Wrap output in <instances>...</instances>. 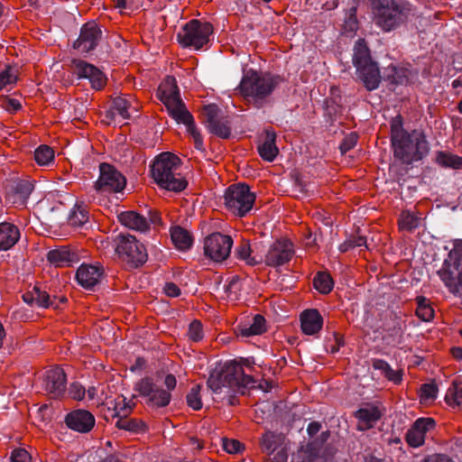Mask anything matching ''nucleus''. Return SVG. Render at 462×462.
<instances>
[{
  "instance_id": "obj_1",
  "label": "nucleus",
  "mask_w": 462,
  "mask_h": 462,
  "mask_svg": "<svg viewBox=\"0 0 462 462\" xmlns=\"http://www.w3.org/2000/svg\"><path fill=\"white\" fill-rule=\"evenodd\" d=\"M254 379L245 374L242 365L236 361H227L210 371L207 381L208 387L231 406L236 405L237 394H245L247 389L254 387Z\"/></svg>"
},
{
  "instance_id": "obj_2",
  "label": "nucleus",
  "mask_w": 462,
  "mask_h": 462,
  "mask_svg": "<svg viewBox=\"0 0 462 462\" xmlns=\"http://www.w3.org/2000/svg\"><path fill=\"white\" fill-rule=\"evenodd\" d=\"M391 147L396 161L404 165L424 159L430 152V144L421 130L414 129L408 132L403 128V119L401 115L390 121Z\"/></svg>"
},
{
  "instance_id": "obj_3",
  "label": "nucleus",
  "mask_w": 462,
  "mask_h": 462,
  "mask_svg": "<svg viewBox=\"0 0 462 462\" xmlns=\"http://www.w3.org/2000/svg\"><path fill=\"white\" fill-rule=\"evenodd\" d=\"M283 81V77L279 74L249 69L244 70L237 90L246 100L260 108Z\"/></svg>"
},
{
  "instance_id": "obj_4",
  "label": "nucleus",
  "mask_w": 462,
  "mask_h": 462,
  "mask_svg": "<svg viewBox=\"0 0 462 462\" xmlns=\"http://www.w3.org/2000/svg\"><path fill=\"white\" fill-rule=\"evenodd\" d=\"M180 159L171 152H162L157 156L151 166L152 177L155 183L167 190L180 192L188 186L187 180L178 171Z\"/></svg>"
},
{
  "instance_id": "obj_5",
  "label": "nucleus",
  "mask_w": 462,
  "mask_h": 462,
  "mask_svg": "<svg viewBox=\"0 0 462 462\" xmlns=\"http://www.w3.org/2000/svg\"><path fill=\"white\" fill-rule=\"evenodd\" d=\"M376 24L384 32L404 25L411 14V5L407 0H370Z\"/></svg>"
},
{
  "instance_id": "obj_6",
  "label": "nucleus",
  "mask_w": 462,
  "mask_h": 462,
  "mask_svg": "<svg viewBox=\"0 0 462 462\" xmlns=\"http://www.w3.org/2000/svg\"><path fill=\"white\" fill-rule=\"evenodd\" d=\"M353 64L356 74L367 91L379 88L382 74L376 61L373 60L370 50L364 39H358L353 48Z\"/></svg>"
},
{
  "instance_id": "obj_7",
  "label": "nucleus",
  "mask_w": 462,
  "mask_h": 462,
  "mask_svg": "<svg viewBox=\"0 0 462 462\" xmlns=\"http://www.w3.org/2000/svg\"><path fill=\"white\" fill-rule=\"evenodd\" d=\"M438 275L451 294L462 297V241L455 244Z\"/></svg>"
},
{
  "instance_id": "obj_8",
  "label": "nucleus",
  "mask_w": 462,
  "mask_h": 462,
  "mask_svg": "<svg viewBox=\"0 0 462 462\" xmlns=\"http://www.w3.org/2000/svg\"><path fill=\"white\" fill-rule=\"evenodd\" d=\"M116 251L128 269H136L143 265L148 254L145 246L135 236L120 233L116 239Z\"/></svg>"
},
{
  "instance_id": "obj_9",
  "label": "nucleus",
  "mask_w": 462,
  "mask_h": 462,
  "mask_svg": "<svg viewBox=\"0 0 462 462\" xmlns=\"http://www.w3.org/2000/svg\"><path fill=\"white\" fill-rule=\"evenodd\" d=\"M212 32L213 26L210 23L192 19L182 26L176 34V39L183 48L200 50L209 42Z\"/></svg>"
},
{
  "instance_id": "obj_10",
  "label": "nucleus",
  "mask_w": 462,
  "mask_h": 462,
  "mask_svg": "<svg viewBox=\"0 0 462 462\" xmlns=\"http://www.w3.org/2000/svg\"><path fill=\"white\" fill-rule=\"evenodd\" d=\"M255 194L251 192L247 184L239 183L229 186L224 194V203L236 216L243 217L252 209Z\"/></svg>"
},
{
  "instance_id": "obj_11",
  "label": "nucleus",
  "mask_w": 462,
  "mask_h": 462,
  "mask_svg": "<svg viewBox=\"0 0 462 462\" xmlns=\"http://www.w3.org/2000/svg\"><path fill=\"white\" fill-rule=\"evenodd\" d=\"M202 116L208 131L222 139L231 136V122L228 116H224L222 110L216 104L204 106Z\"/></svg>"
},
{
  "instance_id": "obj_12",
  "label": "nucleus",
  "mask_w": 462,
  "mask_h": 462,
  "mask_svg": "<svg viewBox=\"0 0 462 462\" xmlns=\"http://www.w3.org/2000/svg\"><path fill=\"white\" fill-rule=\"evenodd\" d=\"M126 184L125 177L113 165L102 162L95 189L100 193L121 192Z\"/></svg>"
},
{
  "instance_id": "obj_13",
  "label": "nucleus",
  "mask_w": 462,
  "mask_h": 462,
  "mask_svg": "<svg viewBox=\"0 0 462 462\" xmlns=\"http://www.w3.org/2000/svg\"><path fill=\"white\" fill-rule=\"evenodd\" d=\"M103 40L102 27L94 20L84 23L78 39L73 42V49L82 54L91 53Z\"/></svg>"
},
{
  "instance_id": "obj_14",
  "label": "nucleus",
  "mask_w": 462,
  "mask_h": 462,
  "mask_svg": "<svg viewBox=\"0 0 462 462\" xmlns=\"http://www.w3.org/2000/svg\"><path fill=\"white\" fill-rule=\"evenodd\" d=\"M233 246V239L230 236L215 232L204 239V254L215 262L226 260Z\"/></svg>"
},
{
  "instance_id": "obj_15",
  "label": "nucleus",
  "mask_w": 462,
  "mask_h": 462,
  "mask_svg": "<svg viewBox=\"0 0 462 462\" xmlns=\"http://www.w3.org/2000/svg\"><path fill=\"white\" fill-rule=\"evenodd\" d=\"M134 390L141 396L147 397V404L155 408H163L169 405L171 394L169 391L160 388L151 377H144L136 383Z\"/></svg>"
},
{
  "instance_id": "obj_16",
  "label": "nucleus",
  "mask_w": 462,
  "mask_h": 462,
  "mask_svg": "<svg viewBox=\"0 0 462 462\" xmlns=\"http://www.w3.org/2000/svg\"><path fill=\"white\" fill-rule=\"evenodd\" d=\"M169 115L178 123L187 126V131L194 139L195 148L203 150V138L195 125L194 117L187 109L182 100L166 106Z\"/></svg>"
},
{
  "instance_id": "obj_17",
  "label": "nucleus",
  "mask_w": 462,
  "mask_h": 462,
  "mask_svg": "<svg viewBox=\"0 0 462 462\" xmlns=\"http://www.w3.org/2000/svg\"><path fill=\"white\" fill-rule=\"evenodd\" d=\"M71 66L72 73L79 79H88L93 89L99 91L106 85V76L95 65L83 60L74 59L71 61Z\"/></svg>"
},
{
  "instance_id": "obj_18",
  "label": "nucleus",
  "mask_w": 462,
  "mask_h": 462,
  "mask_svg": "<svg viewBox=\"0 0 462 462\" xmlns=\"http://www.w3.org/2000/svg\"><path fill=\"white\" fill-rule=\"evenodd\" d=\"M132 410V406L126 402L125 398L117 400L114 403L112 417L117 418L116 427L130 431L132 433H140L145 430V424L143 420L135 418H129L128 413Z\"/></svg>"
},
{
  "instance_id": "obj_19",
  "label": "nucleus",
  "mask_w": 462,
  "mask_h": 462,
  "mask_svg": "<svg viewBox=\"0 0 462 462\" xmlns=\"http://www.w3.org/2000/svg\"><path fill=\"white\" fill-rule=\"evenodd\" d=\"M294 254L293 245L287 239L274 241L264 255V263L271 267H279L291 261Z\"/></svg>"
},
{
  "instance_id": "obj_20",
  "label": "nucleus",
  "mask_w": 462,
  "mask_h": 462,
  "mask_svg": "<svg viewBox=\"0 0 462 462\" xmlns=\"http://www.w3.org/2000/svg\"><path fill=\"white\" fill-rule=\"evenodd\" d=\"M42 387L53 399L61 398L67 390V375L59 366L50 369L43 375Z\"/></svg>"
},
{
  "instance_id": "obj_21",
  "label": "nucleus",
  "mask_w": 462,
  "mask_h": 462,
  "mask_svg": "<svg viewBox=\"0 0 462 462\" xmlns=\"http://www.w3.org/2000/svg\"><path fill=\"white\" fill-rule=\"evenodd\" d=\"M436 421L433 418H419L405 435L407 443L412 448H418L424 444L428 433L435 430Z\"/></svg>"
},
{
  "instance_id": "obj_22",
  "label": "nucleus",
  "mask_w": 462,
  "mask_h": 462,
  "mask_svg": "<svg viewBox=\"0 0 462 462\" xmlns=\"http://www.w3.org/2000/svg\"><path fill=\"white\" fill-rule=\"evenodd\" d=\"M104 274L102 267L93 264H81L76 272V280L86 290L94 291Z\"/></svg>"
},
{
  "instance_id": "obj_23",
  "label": "nucleus",
  "mask_w": 462,
  "mask_h": 462,
  "mask_svg": "<svg viewBox=\"0 0 462 462\" xmlns=\"http://www.w3.org/2000/svg\"><path fill=\"white\" fill-rule=\"evenodd\" d=\"M65 422L70 430L86 433L94 427L95 418L86 410H76L66 415Z\"/></svg>"
},
{
  "instance_id": "obj_24",
  "label": "nucleus",
  "mask_w": 462,
  "mask_h": 462,
  "mask_svg": "<svg viewBox=\"0 0 462 462\" xmlns=\"http://www.w3.org/2000/svg\"><path fill=\"white\" fill-rule=\"evenodd\" d=\"M23 301L30 306H36L38 308H52L59 309V304L56 302V298H51V295L39 286H33L31 291H26L22 296Z\"/></svg>"
},
{
  "instance_id": "obj_25",
  "label": "nucleus",
  "mask_w": 462,
  "mask_h": 462,
  "mask_svg": "<svg viewBox=\"0 0 462 462\" xmlns=\"http://www.w3.org/2000/svg\"><path fill=\"white\" fill-rule=\"evenodd\" d=\"M32 190L33 185L30 181L19 180L6 188L5 199L10 203L23 205Z\"/></svg>"
},
{
  "instance_id": "obj_26",
  "label": "nucleus",
  "mask_w": 462,
  "mask_h": 462,
  "mask_svg": "<svg viewBox=\"0 0 462 462\" xmlns=\"http://www.w3.org/2000/svg\"><path fill=\"white\" fill-rule=\"evenodd\" d=\"M47 261L56 267L70 266L79 261V254L68 246H60L47 253Z\"/></svg>"
},
{
  "instance_id": "obj_27",
  "label": "nucleus",
  "mask_w": 462,
  "mask_h": 462,
  "mask_svg": "<svg viewBox=\"0 0 462 462\" xmlns=\"http://www.w3.org/2000/svg\"><path fill=\"white\" fill-rule=\"evenodd\" d=\"M156 97L163 103L165 107L177 102V100H182L174 77L167 76L163 79L158 87Z\"/></svg>"
},
{
  "instance_id": "obj_28",
  "label": "nucleus",
  "mask_w": 462,
  "mask_h": 462,
  "mask_svg": "<svg viewBox=\"0 0 462 462\" xmlns=\"http://www.w3.org/2000/svg\"><path fill=\"white\" fill-rule=\"evenodd\" d=\"M323 326V318L316 309L305 310L300 314V328L306 335H316Z\"/></svg>"
},
{
  "instance_id": "obj_29",
  "label": "nucleus",
  "mask_w": 462,
  "mask_h": 462,
  "mask_svg": "<svg viewBox=\"0 0 462 462\" xmlns=\"http://www.w3.org/2000/svg\"><path fill=\"white\" fill-rule=\"evenodd\" d=\"M381 411L376 406H367L360 408L355 411V417L357 419L356 429L359 431H365L372 429L381 419Z\"/></svg>"
},
{
  "instance_id": "obj_30",
  "label": "nucleus",
  "mask_w": 462,
  "mask_h": 462,
  "mask_svg": "<svg viewBox=\"0 0 462 462\" xmlns=\"http://www.w3.org/2000/svg\"><path fill=\"white\" fill-rule=\"evenodd\" d=\"M21 236L17 226L10 222L0 223V251H7L14 247Z\"/></svg>"
},
{
  "instance_id": "obj_31",
  "label": "nucleus",
  "mask_w": 462,
  "mask_h": 462,
  "mask_svg": "<svg viewBox=\"0 0 462 462\" xmlns=\"http://www.w3.org/2000/svg\"><path fill=\"white\" fill-rule=\"evenodd\" d=\"M265 136L263 143L257 146V151L261 158L266 162H273L278 155L279 149L276 146V134L271 129H265Z\"/></svg>"
},
{
  "instance_id": "obj_32",
  "label": "nucleus",
  "mask_w": 462,
  "mask_h": 462,
  "mask_svg": "<svg viewBox=\"0 0 462 462\" xmlns=\"http://www.w3.org/2000/svg\"><path fill=\"white\" fill-rule=\"evenodd\" d=\"M117 218L122 225L130 229L139 232L149 230L147 218L135 211H123L118 214Z\"/></svg>"
},
{
  "instance_id": "obj_33",
  "label": "nucleus",
  "mask_w": 462,
  "mask_h": 462,
  "mask_svg": "<svg viewBox=\"0 0 462 462\" xmlns=\"http://www.w3.org/2000/svg\"><path fill=\"white\" fill-rule=\"evenodd\" d=\"M410 71L402 67L391 64L383 69L382 79L389 83L390 88L405 85L409 81Z\"/></svg>"
},
{
  "instance_id": "obj_34",
  "label": "nucleus",
  "mask_w": 462,
  "mask_h": 462,
  "mask_svg": "<svg viewBox=\"0 0 462 462\" xmlns=\"http://www.w3.org/2000/svg\"><path fill=\"white\" fill-rule=\"evenodd\" d=\"M171 237L174 245L181 251L189 250L193 244L191 234L180 226H173L171 229Z\"/></svg>"
},
{
  "instance_id": "obj_35",
  "label": "nucleus",
  "mask_w": 462,
  "mask_h": 462,
  "mask_svg": "<svg viewBox=\"0 0 462 462\" xmlns=\"http://www.w3.org/2000/svg\"><path fill=\"white\" fill-rule=\"evenodd\" d=\"M434 162L443 168H451L455 170L462 168V157L448 151H437Z\"/></svg>"
},
{
  "instance_id": "obj_36",
  "label": "nucleus",
  "mask_w": 462,
  "mask_h": 462,
  "mask_svg": "<svg viewBox=\"0 0 462 462\" xmlns=\"http://www.w3.org/2000/svg\"><path fill=\"white\" fill-rule=\"evenodd\" d=\"M253 250L248 241L243 240L242 243L235 248V256L242 261H245L250 266H255L263 263V258L260 256H252Z\"/></svg>"
},
{
  "instance_id": "obj_37",
  "label": "nucleus",
  "mask_w": 462,
  "mask_h": 462,
  "mask_svg": "<svg viewBox=\"0 0 462 462\" xmlns=\"http://www.w3.org/2000/svg\"><path fill=\"white\" fill-rule=\"evenodd\" d=\"M266 331V320L263 316L257 314L254 317L250 325H244L240 328L239 335L243 337L261 335Z\"/></svg>"
},
{
  "instance_id": "obj_38",
  "label": "nucleus",
  "mask_w": 462,
  "mask_h": 462,
  "mask_svg": "<svg viewBox=\"0 0 462 462\" xmlns=\"http://www.w3.org/2000/svg\"><path fill=\"white\" fill-rule=\"evenodd\" d=\"M283 441V434L267 431L262 437L261 445L263 450L272 454L282 445Z\"/></svg>"
},
{
  "instance_id": "obj_39",
  "label": "nucleus",
  "mask_w": 462,
  "mask_h": 462,
  "mask_svg": "<svg viewBox=\"0 0 462 462\" xmlns=\"http://www.w3.org/2000/svg\"><path fill=\"white\" fill-rule=\"evenodd\" d=\"M405 328V321L395 312H391L389 320L383 323V329L392 336H401Z\"/></svg>"
},
{
  "instance_id": "obj_40",
  "label": "nucleus",
  "mask_w": 462,
  "mask_h": 462,
  "mask_svg": "<svg viewBox=\"0 0 462 462\" xmlns=\"http://www.w3.org/2000/svg\"><path fill=\"white\" fill-rule=\"evenodd\" d=\"M373 367L375 370L382 372V374L389 381L394 383H399L402 381V374L399 371L393 370L391 365L383 359H374L373 361Z\"/></svg>"
},
{
  "instance_id": "obj_41",
  "label": "nucleus",
  "mask_w": 462,
  "mask_h": 462,
  "mask_svg": "<svg viewBox=\"0 0 462 462\" xmlns=\"http://www.w3.org/2000/svg\"><path fill=\"white\" fill-rule=\"evenodd\" d=\"M313 286L319 292L328 294L334 287V281L328 273L319 272L313 278Z\"/></svg>"
},
{
  "instance_id": "obj_42",
  "label": "nucleus",
  "mask_w": 462,
  "mask_h": 462,
  "mask_svg": "<svg viewBox=\"0 0 462 462\" xmlns=\"http://www.w3.org/2000/svg\"><path fill=\"white\" fill-rule=\"evenodd\" d=\"M417 309L416 316L422 321H430L434 317V310L430 305L429 300L424 296L416 298Z\"/></svg>"
},
{
  "instance_id": "obj_43",
  "label": "nucleus",
  "mask_w": 462,
  "mask_h": 462,
  "mask_svg": "<svg viewBox=\"0 0 462 462\" xmlns=\"http://www.w3.org/2000/svg\"><path fill=\"white\" fill-rule=\"evenodd\" d=\"M330 437V431L326 430L322 431L320 435L316 438L314 440L310 441L307 445V448L310 455L315 457H321L325 455V452L322 450L324 445L328 441V438Z\"/></svg>"
},
{
  "instance_id": "obj_44",
  "label": "nucleus",
  "mask_w": 462,
  "mask_h": 462,
  "mask_svg": "<svg viewBox=\"0 0 462 462\" xmlns=\"http://www.w3.org/2000/svg\"><path fill=\"white\" fill-rule=\"evenodd\" d=\"M358 6L357 0H352L348 4V8L345 14V29L349 32H356L358 28L356 11Z\"/></svg>"
},
{
  "instance_id": "obj_45",
  "label": "nucleus",
  "mask_w": 462,
  "mask_h": 462,
  "mask_svg": "<svg viewBox=\"0 0 462 462\" xmlns=\"http://www.w3.org/2000/svg\"><path fill=\"white\" fill-rule=\"evenodd\" d=\"M460 384L457 381H453L448 387L445 396V401L448 404L457 407L462 405V387Z\"/></svg>"
},
{
  "instance_id": "obj_46",
  "label": "nucleus",
  "mask_w": 462,
  "mask_h": 462,
  "mask_svg": "<svg viewBox=\"0 0 462 462\" xmlns=\"http://www.w3.org/2000/svg\"><path fill=\"white\" fill-rule=\"evenodd\" d=\"M34 160L41 166H48L54 161V152L50 146L42 144L34 151Z\"/></svg>"
},
{
  "instance_id": "obj_47",
  "label": "nucleus",
  "mask_w": 462,
  "mask_h": 462,
  "mask_svg": "<svg viewBox=\"0 0 462 462\" xmlns=\"http://www.w3.org/2000/svg\"><path fill=\"white\" fill-rule=\"evenodd\" d=\"M88 220V210L80 205L76 204L69 216V222L72 226H80Z\"/></svg>"
},
{
  "instance_id": "obj_48",
  "label": "nucleus",
  "mask_w": 462,
  "mask_h": 462,
  "mask_svg": "<svg viewBox=\"0 0 462 462\" xmlns=\"http://www.w3.org/2000/svg\"><path fill=\"white\" fill-rule=\"evenodd\" d=\"M200 390L201 385L196 384L190 389L186 396L188 405L194 411H199L202 408Z\"/></svg>"
},
{
  "instance_id": "obj_49",
  "label": "nucleus",
  "mask_w": 462,
  "mask_h": 462,
  "mask_svg": "<svg viewBox=\"0 0 462 462\" xmlns=\"http://www.w3.org/2000/svg\"><path fill=\"white\" fill-rule=\"evenodd\" d=\"M16 72V69L10 65H7L5 69L0 72V89L7 85L16 83L18 79Z\"/></svg>"
},
{
  "instance_id": "obj_50",
  "label": "nucleus",
  "mask_w": 462,
  "mask_h": 462,
  "mask_svg": "<svg viewBox=\"0 0 462 462\" xmlns=\"http://www.w3.org/2000/svg\"><path fill=\"white\" fill-rule=\"evenodd\" d=\"M363 245H366V238L363 236H351L344 243L339 245L338 250L341 253H346L351 248L360 247Z\"/></svg>"
},
{
  "instance_id": "obj_51",
  "label": "nucleus",
  "mask_w": 462,
  "mask_h": 462,
  "mask_svg": "<svg viewBox=\"0 0 462 462\" xmlns=\"http://www.w3.org/2000/svg\"><path fill=\"white\" fill-rule=\"evenodd\" d=\"M420 218L411 214L410 212H403L402 214V218L400 220V225L402 228L407 229L409 231H412L417 228L420 225Z\"/></svg>"
},
{
  "instance_id": "obj_52",
  "label": "nucleus",
  "mask_w": 462,
  "mask_h": 462,
  "mask_svg": "<svg viewBox=\"0 0 462 462\" xmlns=\"http://www.w3.org/2000/svg\"><path fill=\"white\" fill-rule=\"evenodd\" d=\"M129 106V101L122 97H116L113 99L112 107L125 119L130 117V114L128 112Z\"/></svg>"
},
{
  "instance_id": "obj_53",
  "label": "nucleus",
  "mask_w": 462,
  "mask_h": 462,
  "mask_svg": "<svg viewBox=\"0 0 462 462\" xmlns=\"http://www.w3.org/2000/svg\"><path fill=\"white\" fill-rule=\"evenodd\" d=\"M188 336L194 342L200 341L204 337L202 323L194 319L189 326Z\"/></svg>"
},
{
  "instance_id": "obj_54",
  "label": "nucleus",
  "mask_w": 462,
  "mask_h": 462,
  "mask_svg": "<svg viewBox=\"0 0 462 462\" xmlns=\"http://www.w3.org/2000/svg\"><path fill=\"white\" fill-rule=\"evenodd\" d=\"M358 141V134L356 133H351L346 135L339 145L341 154H346L348 151L353 149Z\"/></svg>"
},
{
  "instance_id": "obj_55",
  "label": "nucleus",
  "mask_w": 462,
  "mask_h": 462,
  "mask_svg": "<svg viewBox=\"0 0 462 462\" xmlns=\"http://www.w3.org/2000/svg\"><path fill=\"white\" fill-rule=\"evenodd\" d=\"M438 386L435 383H424L420 387V397L424 401L437 399Z\"/></svg>"
},
{
  "instance_id": "obj_56",
  "label": "nucleus",
  "mask_w": 462,
  "mask_h": 462,
  "mask_svg": "<svg viewBox=\"0 0 462 462\" xmlns=\"http://www.w3.org/2000/svg\"><path fill=\"white\" fill-rule=\"evenodd\" d=\"M86 394L85 387L78 383L74 382L69 385V395L75 400H82Z\"/></svg>"
},
{
  "instance_id": "obj_57",
  "label": "nucleus",
  "mask_w": 462,
  "mask_h": 462,
  "mask_svg": "<svg viewBox=\"0 0 462 462\" xmlns=\"http://www.w3.org/2000/svg\"><path fill=\"white\" fill-rule=\"evenodd\" d=\"M3 107L9 113L14 114L22 108L21 103L14 98L5 97Z\"/></svg>"
},
{
  "instance_id": "obj_58",
  "label": "nucleus",
  "mask_w": 462,
  "mask_h": 462,
  "mask_svg": "<svg viewBox=\"0 0 462 462\" xmlns=\"http://www.w3.org/2000/svg\"><path fill=\"white\" fill-rule=\"evenodd\" d=\"M11 462H29L31 457L23 448L14 449L11 454Z\"/></svg>"
},
{
  "instance_id": "obj_59",
  "label": "nucleus",
  "mask_w": 462,
  "mask_h": 462,
  "mask_svg": "<svg viewBox=\"0 0 462 462\" xmlns=\"http://www.w3.org/2000/svg\"><path fill=\"white\" fill-rule=\"evenodd\" d=\"M163 291L167 296L172 298L180 296L181 292L180 287L171 282H165Z\"/></svg>"
},
{
  "instance_id": "obj_60",
  "label": "nucleus",
  "mask_w": 462,
  "mask_h": 462,
  "mask_svg": "<svg viewBox=\"0 0 462 462\" xmlns=\"http://www.w3.org/2000/svg\"><path fill=\"white\" fill-rule=\"evenodd\" d=\"M223 448L228 453H237L240 451L241 443L236 439H224Z\"/></svg>"
},
{
  "instance_id": "obj_61",
  "label": "nucleus",
  "mask_w": 462,
  "mask_h": 462,
  "mask_svg": "<svg viewBox=\"0 0 462 462\" xmlns=\"http://www.w3.org/2000/svg\"><path fill=\"white\" fill-rule=\"evenodd\" d=\"M326 109H327L328 114L330 116H336L338 113H340L342 107L339 104H337L334 100H327L326 101Z\"/></svg>"
},
{
  "instance_id": "obj_62",
  "label": "nucleus",
  "mask_w": 462,
  "mask_h": 462,
  "mask_svg": "<svg viewBox=\"0 0 462 462\" xmlns=\"http://www.w3.org/2000/svg\"><path fill=\"white\" fill-rule=\"evenodd\" d=\"M321 429V423L319 421H311L309 423L307 427L308 435L312 438L314 437Z\"/></svg>"
},
{
  "instance_id": "obj_63",
  "label": "nucleus",
  "mask_w": 462,
  "mask_h": 462,
  "mask_svg": "<svg viewBox=\"0 0 462 462\" xmlns=\"http://www.w3.org/2000/svg\"><path fill=\"white\" fill-rule=\"evenodd\" d=\"M336 345L331 346V353H337L338 352L339 348L345 345V340L342 335L339 333H334L333 334Z\"/></svg>"
},
{
  "instance_id": "obj_64",
  "label": "nucleus",
  "mask_w": 462,
  "mask_h": 462,
  "mask_svg": "<svg viewBox=\"0 0 462 462\" xmlns=\"http://www.w3.org/2000/svg\"><path fill=\"white\" fill-rule=\"evenodd\" d=\"M176 377L173 374H169L165 376L164 384L167 388L166 391H169V393H171V391H172L176 387Z\"/></svg>"
}]
</instances>
